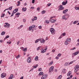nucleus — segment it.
I'll list each match as a JSON object with an SVG mask.
<instances>
[{
	"instance_id": "nucleus-2",
	"label": "nucleus",
	"mask_w": 79,
	"mask_h": 79,
	"mask_svg": "<svg viewBox=\"0 0 79 79\" xmlns=\"http://www.w3.org/2000/svg\"><path fill=\"white\" fill-rule=\"evenodd\" d=\"M5 24L6 25L4 26V27H6L7 28H8L10 27V24H8V23H5Z\"/></svg>"
},
{
	"instance_id": "nucleus-55",
	"label": "nucleus",
	"mask_w": 79,
	"mask_h": 79,
	"mask_svg": "<svg viewBox=\"0 0 79 79\" xmlns=\"http://www.w3.org/2000/svg\"><path fill=\"white\" fill-rule=\"evenodd\" d=\"M34 2H35V0H32V3H34Z\"/></svg>"
},
{
	"instance_id": "nucleus-7",
	"label": "nucleus",
	"mask_w": 79,
	"mask_h": 79,
	"mask_svg": "<svg viewBox=\"0 0 79 79\" xmlns=\"http://www.w3.org/2000/svg\"><path fill=\"white\" fill-rule=\"evenodd\" d=\"M49 21H50V23H54L56 22V20L52 19H50Z\"/></svg>"
},
{
	"instance_id": "nucleus-41",
	"label": "nucleus",
	"mask_w": 79,
	"mask_h": 79,
	"mask_svg": "<svg viewBox=\"0 0 79 79\" xmlns=\"http://www.w3.org/2000/svg\"><path fill=\"white\" fill-rule=\"evenodd\" d=\"M74 69L75 73H76V72H77V69H75V68H74Z\"/></svg>"
},
{
	"instance_id": "nucleus-56",
	"label": "nucleus",
	"mask_w": 79,
	"mask_h": 79,
	"mask_svg": "<svg viewBox=\"0 0 79 79\" xmlns=\"http://www.w3.org/2000/svg\"><path fill=\"white\" fill-rule=\"evenodd\" d=\"M38 27H39V29H40L41 28H42V26H39Z\"/></svg>"
},
{
	"instance_id": "nucleus-26",
	"label": "nucleus",
	"mask_w": 79,
	"mask_h": 79,
	"mask_svg": "<svg viewBox=\"0 0 79 79\" xmlns=\"http://www.w3.org/2000/svg\"><path fill=\"white\" fill-rule=\"evenodd\" d=\"M20 57V55L19 54L16 57V58H17V59H18Z\"/></svg>"
},
{
	"instance_id": "nucleus-49",
	"label": "nucleus",
	"mask_w": 79,
	"mask_h": 79,
	"mask_svg": "<svg viewBox=\"0 0 79 79\" xmlns=\"http://www.w3.org/2000/svg\"><path fill=\"white\" fill-rule=\"evenodd\" d=\"M33 68H34V69H35V68H37V66H33Z\"/></svg>"
},
{
	"instance_id": "nucleus-19",
	"label": "nucleus",
	"mask_w": 79,
	"mask_h": 79,
	"mask_svg": "<svg viewBox=\"0 0 79 79\" xmlns=\"http://www.w3.org/2000/svg\"><path fill=\"white\" fill-rule=\"evenodd\" d=\"M71 39H70V38H68V39L66 40V41L67 42H70V41H71Z\"/></svg>"
},
{
	"instance_id": "nucleus-40",
	"label": "nucleus",
	"mask_w": 79,
	"mask_h": 79,
	"mask_svg": "<svg viewBox=\"0 0 79 79\" xmlns=\"http://www.w3.org/2000/svg\"><path fill=\"white\" fill-rule=\"evenodd\" d=\"M74 61H71L69 63V64H73V62H74Z\"/></svg>"
},
{
	"instance_id": "nucleus-9",
	"label": "nucleus",
	"mask_w": 79,
	"mask_h": 79,
	"mask_svg": "<svg viewBox=\"0 0 79 79\" xmlns=\"http://www.w3.org/2000/svg\"><path fill=\"white\" fill-rule=\"evenodd\" d=\"M44 74V73L42 72H41L39 73V74H38L39 77H40V75L42 76Z\"/></svg>"
},
{
	"instance_id": "nucleus-63",
	"label": "nucleus",
	"mask_w": 79,
	"mask_h": 79,
	"mask_svg": "<svg viewBox=\"0 0 79 79\" xmlns=\"http://www.w3.org/2000/svg\"><path fill=\"white\" fill-rule=\"evenodd\" d=\"M23 77H21L20 78V79H23Z\"/></svg>"
},
{
	"instance_id": "nucleus-28",
	"label": "nucleus",
	"mask_w": 79,
	"mask_h": 79,
	"mask_svg": "<svg viewBox=\"0 0 79 79\" xmlns=\"http://www.w3.org/2000/svg\"><path fill=\"white\" fill-rule=\"evenodd\" d=\"M12 8L13 6H10L9 7L8 9H9L10 10H12Z\"/></svg>"
},
{
	"instance_id": "nucleus-61",
	"label": "nucleus",
	"mask_w": 79,
	"mask_h": 79,
	"mask_svg": "<svg viewBox=\"0 0 79 79\" xmlns=\"http://www.w3.org/2000/svg\"><path fill=\"white\" fill-rule=\"evenodd\" d=\"M67 65H68V64L67 63H65L64 64V66H67Z\"/></svg>"
},
{
	"instance_id": "nucleus-24",
	"label": "nucleus",
	"mask_w": 79,
	"mask_h": 79,
	"mask_svg": "<svg viewBox=\"0 0 79 79\" xmlns=\"http://www.w3.org/2000/svg\"><path fill=\"white\" fill-rule=\"evenodd\" d=\"M78 23V21H75L73 23V24H76V23Z\"/></svg>"
},
{
	"instance_id": "nucleus-32",
	"label": "nucleus",
	"mask_w": 79,
	"mask_h": 79,
	"mask_svg": "<svg viewBox=\"0 0 79 79\" xmlns=\"http://www.w3.org/2000/svg\"><path fill=\"white\" fill-rule=\"evenodd\" d=\"M53 61H51V62H50L49 63V65H52V64H53Z\"/></svg>"
},
{
	"instance_id": "nucleus-20",
	"label": "nucleus",
	"mask_w": 79,
	"mask_h": 79,
	"mask_svg": "<svg viewBox=\"0 0 79 79\" xmlns=\"http://www.w3.org/2000/svg\"><path fill=\"white\" fill-rule=\"evenodd\" d=\"M53 68H54L53 66H52L49 69H50L51 71H53Z\"/></svg>"
},
{
	"instance_id": "nucleus-47",
	"label": "nucleus",
	"mask_w": 79,
	"mask_h": 79,
	"mask_svg": "<svg viewBox=\"0 0 79 79\" xmlns=\"http://www.w3.org/2000/svg\"><path fill=\"white\" fill-rule=\"evenodd\" d=\"M34 70V69H31L29 71V72H31V71H33V70Z\"/></svg>"
},
{
	"instance_id": "nucleus-4",
	"label": "nucleus",
	"mask_w": 79,
	"mask_h": 79,
	"mask_svg": "<svg viewBox=\"0 0 79 79\" xmlns=\"http://www.w3.org/2000/svg\"><path fill=\"white\" fill-rule=\"evenodd\" d=\"M6 76V73H3L1 74V77H2V78H4Z\"/></svg>"
},
{
	"instance_id": "nucleus-36",
	"label": "nucleus",
	"mask_w": 79,
	"mask_h": 79,
	"mask_svg": "<svg viewBox=\"0 0 79 79\" xmlns=\"http://www.w3.org/2000/svg\"><path fill=\"white\" fill-rule=\"evenodd\" d=\"M62 35H63V36H64V35H66V33H63L62 34Z\"/></svg>"
},
{
	"instance_id": "nucleus-13",
	"label": "nucleus",
	"mask_w": 79,
	"mask_h": 79,
	"mask_svg": "<svg viewBox=\"0 0 79 79\" xmlns=\"http://www.w3.org/2000/svg\"><path fill=\"white\" fill-rule=\"evenodd\" d=\"M45 52H46V49H45L43 50L42 51H41V53H45Z\"/></svg>"
},
{
	"instance_id": "nucleus-23",
	"label": "nucleus",
	"mask_w": 79,
	"mask_h": 79,
	"mask_svg": "<svg viewBox=\"0 0 79 79\" xmlns=\"http://www.w3.org/2000/svg\"><path fill=\"white\" fill-rule=\"evenodd\" d=\"M32 28L31 27V26H30L29 27V31H31L32 30Z\"/></svg>"
},
{
	"instance_id": "nucleus-15",
	"label": "nucleus",
	"mask_w": 79,
	"mask_h": 79,
	"mask_svg": "<svg viewBox=\"0 0 79 79\" xmlns=\"http://www.w3.org/2000/svg\"><path fill=\"white\" fill-rule=\"evenodd\" d=\"M66 70V69H64L62 71V73H63L64 74H65L66 73L65 71Z\"/></svg>"
},
{
	"instance_id": "nucleus-17",
	"label": "nucleus",
	"mask_w": 79,
	"mask_h": 79,
	"mask_svg": "<svg viewBox=\"0 0 79 79\" xmlns=\"http://www.w3.org/2000/svg\"><path fill=\"white\" fill-rule=\"evenodd\" d=\"M22 11H26V8H24V7H23L22 8Z\"/></svg>"
},
{
	"instance_id": "nucleus-57",
	"label": "nucleus",
	"mask_w": 79,
	"mask_h": 79,
	"mask_svg": "<svg viewBox=\"0 0 79 79\" xmlns=\"http://www.w3.org/2000/svg\"><path fill=\"white\" fill-rule=\"evenodd\" d=\"M39 10H40V8L39 7H38L37 8V11H39Z\"/></svg>"
},
{
	"instance_id": "nucleus-6",
	"label": "nucleus",
	"mask_w": 79,
	"mask_h": 79,
	"mask_svg": "<svg viewBox=\"0 0 79 79\" xmlns=\"http://www.w3.org/2000/svg\"><path fill=\"white\" fill-rule=\"evenodd\" d=\"M46 78H47V75L45 74V75H44L42 77L41 79H46Z\"/></svg>"
},
{
	"instance_id": "nucleus-21",
	"label": "nucleus",
	"mask_w": 79,
	"mask_h": 79,
	"mask_svg": "<svg viewBox=\"0 0 79 79\" xmlns=\"http://www.w3.org/2000/svg\"><path fill=\"white\" fill-rule=\"evenodd\" d=\"M46 12V11L45 10H43L41 12L42 14H45V13Z\"/></svg>"
},
{
	"instance_id": "nucleus-3",
	"label": "nucleus",
	"mask_w": 79,
	"mask_h": 79,
	"mask_svg": "<svg viewBox=\"0 0 79 79\" xmlns=\"http://www.w3.org/2000/svg\"><path fill=\"white\" fill-rule=\"evenodd\" d=\"M79 51H77V52H75L74 53L72 54V58H74V56H76V55H77L78 53H79Z\"/></svg>"
},
{
	"instance_id": "nucleus-33",
	"label": "nucleus",
	"mask_w": 79,
	"mask_h": 79,
	"mask_svg": "<svg viewBox=\"0 0 79 79\" xmlns=\"http://www.w3.org/2000/svg\"><path fill=\"white\" fill-rule=\"evenodd\" d=\"M61 56V54L60 53L58 54L57 55V56H58L59 57Z\"/></svg>"
},
{
	"instance_id": "nucleus-30",
	"label": "nucleus",
	"mask_w": 79,
	"mask_h": 79,
	"mask_svg": "<svg viewBox=\"0 0 79 79\" xmlns=\"http://www.w3.org/2000/svg\"><path fill=\"white\" fill-rule=\"evenodd\" d=\"M75 10H79V8L78 7H75Z\"/></svg>"
},
{
	"instance_id": "nucleus-62",
	"label": "nucleus",
	"mask_w": 79,
	"mask_h": 79,
	"mask_svg": "<svg viewBox=\"0 0 79 79\" xmlns=\"http://www.w3.org/2000/svg\"><path fill=\"white\" fill-rule=\"evenodd\" d=\"M3 42V40H0V42H1V43H2Z\"/></svg>"
},
{
	"instance_id": "nucleus-54",
	"label": "nucleus",
	"mask_w": 79,
	"mask_h": 79,
	"mask_svg": "<svg viewBox=\"0 0 79 79\" xmlns=\"http://www.w3.org/2000/svg\"><path fill=\"white\" fill-rule=\"evenodd\" d=\"M13 77V74H11L10 75V77L12 78Z\"/></svg>"
},
{
	"instance_id": "nucleus-59",
	"label": "nucleus",
	"mask_w": 79,
	"mask_h": 79,
	"mask_svg": "<svg viewBox=\"0 0 79 79\" xmlns=\"http://www.w3.org/2000/svg\"><path fill=\"white\" fill-rule=\"evenodd\" d=\"M56 59H57V60H58L59 59V57H58V56H56Z\"/></svg>"
},
{
	"instance_id": "nucleus-43",
	"label": "nucleus",
	"mask_w": 79,
	"mask_h": 79,
	"mask_svg": "<svg viewBox=\"0 0 79 79\" xmlns=\"http://www.w3.org/2000/svg\"><path fill=\"white\" fill-rule=\"evenodd\" d=\"M50 5H51V3H48L47 4V6H50Z\"/></svg>"
},
{
	"instance_id": "nucleus-44",
	"label": "nucleus",
	"mask_w": 79,
	"mask_h": 79,
	"mask_svg": "<svg viewBox=\"0 0 79 79\" xmlns=\"http://www.w3.org/2000/svg\"><path fill=\"white\" fill-rule=\"evenodd\" d=\"M13 15H14V13L12 12V13L11 15L10 16V17H11L12 16H13Z\"/></svg>"
},
{
	"instance_id": "nucleus-60",
	"label": "nucleus",
	"mask_w": 79,
	"mask_h": 79,
	"mask_svg": "<svg viewBox=\"0 0 79 79\" xmlns=\"http://www.w3.org/2000/svg\"><path fill=\"white\" fill-rule=\"evenodd\" d=\"M52 71L51 70V69H49V73H50V72H52Z\"/></svg>"
},
{
	"instance_id": "nucleus-48",
	"label": "nucleus",
	"mask_w": 79,
	"mask_h": 79,
	"mask_svg": "<svg viewBox=\"0 0 79 79\" xmlns=\"http://www.w3.org/2000/svg\"><path fill=\"white\" fill-rule=\"evenodd\" d=\"M30 8L31 9H32V10H34V7H31Z\"/></svg>"
},
{
	"instance_id": "nucleus-5",
	"label": "nucleus",
	"mask_w": 79,
	"mask_h": 79,
	"mask_svg": "<svg viewBox=\"0 0 79 79\" xmlns=\"http://www.w3.org/2000/svg\"><path fill=\"white\" fill-rule=\"evenodd\" d=\"M31 56H29L27 60V63H31Z\"/></svg>"
},
{
	"instance_id": "nucleus-38",
	"label": "nucleus",
	"mask_w": 79,
	"mask_h": 79,
	"mask_svg": "<svg viewBox=\"0 0 79 79\" xmlns=\"http://www.w3.org/2000/svg\"><path fill=\"white\" fill-rule=\"evenodd\" d=\"M15 11H16V12L18 11V8H16V9H15Z\"/></svg>"
},
{
	"instance_id": "nucleus-22",
	"label": "nucleus",
	"mask_w": 79,
	"mask_h": 79,
	"mask_svg": "<svg viewBox=\"0 0 79 79\" xmlns=\"http://www.w3.org/2000/svg\"><path fill=\"white\" fill-rule=\"evenodd\" d=\"M5 15V14H4L3 13L2 14V15L1 16V18H3V17H4Z\"/></svg>"
},
{
	"instance_id": "nucleus-42",
	"label": "nucleus",
	"mask_w": 79,
	"mask_h": 79,
	"mask_svg": "<svg viewBox=\"0 0 79 79\" xmlns=\"http://www.w3.org/2000/svg\"><path fill=\"white\" fill-rule=\"evenodd\" d=\"M9 37L10 36L8 35L6 37V39H8V38H9Z\"/></svg>"
},
{
	"instance_id": "nucleus-39",
	"label": "nucleus",
	"mask_w": 79,
	"mask_h": 79,
	"mask_svg": "<svg viewBox=\"0 0 79 79\" xmlns=\"http://www.w3.org/2000/svg\"><path fill=\"white\" fill-rule=\"evenodd\" d=\"M40 47H41L39 46L38 48H37V50H39V49L40 48Z\"/></svg>"
},
{
	"instance_id": "nucleus-25",
	"label": "nucleus",
	"mask_w": 79,
	"mask_h": 79,
	"mask_svg": "<svg viewBox=\"0 0 79 79\" xmlns=\"http://www.w3.org/2000/svg\"><path fill=\"white\" fill-rule=\"evenodd\" d=\"M35 60H36V61H37V60H38V56H36L35 58Z\"/></svg>"
},
{
	"instance_id": "nucleus-46",
	"label": "nucleus",
	"mask_w": 79,
	"mask_h": 79,
	"mask_svg": "<svg viewBox=\"0 0 79 79\" xmlns=\"http://www.w3.org/2000/svg\"><path fill=\"white\" fill-rule=\"evenodd\" d=\"M31 27L32 28H34V27H35V25H32V26H31Z\"/></svg>"
},
{
	"instance_id": "nucleus-64",
	"label": "nucleus",
	"mask_w": 79,
	"mask_h": 79,
	"mask_svg": "<svg viewBox=\"0 0 79 79\" xmlns=\"http://www.w3.org/2000/svg\"><path fill=\"white\" fill-rule=\"evenodd\" d=\"M8 79H12V78H11V77H9Z\"/></svg>"
},
{
	"instance_id": "nucleus-37",
	"label": "nucleus",
	"mask_w": 79,
	"mask_h": 79,
	"mask_svg": "<svg viewBox=\"0 0 79 79\" xmlns=\"http://www.w3.org/2000/svg\"><path fill=\"white\" fill-rule=\"evenodd\" d=\"M13 13H16V11L15 10V9L13 11Z\"/></svg>"
},
{
	"instance_id": "nucleus-12",
	"label": "nucleus",
	"mask_w": 79,
	"mask_h": 79,
	"mask_svg": "<svg viewBox=\"0 0 79 79\" xmlns=\"http://www.w3.org/2000/svg\"><path fill=\"white\" fill-rule=\"evenodd\" d=\"M45 23H46V24H49L50 23V21L48 20H46L45 21Z\"/></svg>"
},
{
	"instance_id": "nucleus-10",
	"label": "nucleus",
	"mask_w": 79,
	"mask_h": 79,
	"mask_svg": "<svg viewBox=\"0 0 79 79\" xmlns=\"http://www.w3.org/2000/svg\"><path fill=\"white\" fill-rule=\"evenodd\" d=\"M75 69H77V70H79V65H76L75 66Z\"/></svg>"
},
{
	"instance_id": "nucleus-34",
	"label": "nucleus",
	"mask_w": 79,
	"mask_h": 79,
	"mask_svg": "<svg viewBox=\"0 0 79 79\" xmlns=\"http://www.w3.org/2000/svg\"><path fill=\"white\" fill-rule=\"evenodd\" d=\"M64 44H65V45H68V42H67L66 41H65L64 42Z\"/></svg>"
},
{
	"instance_id": "nucleus-8",
	"label": "nucleus",
	"mask_w": 79,
	"mask_h": 79,
	"mask_svg": "<svg viewBox=\"0 0 79 79\" xmlns=\"http://www.w3.org/2000/svg\"><path fill=\"white\" fill-rule=\"evenodd\" d=\"M68 3V1L66 0L65 2H63L62 3V5H66V4H67V3Z\"/></svg>"
},
{
	"instance_id": "nucleus-11",
	"label": "nucleus",
	"mask_w": 79,
	"mask_h": 79,
	"mask_svg": "<svg viewBox=\"0 0 79 79\" xmlns=\"http://www.w3.org/2000/svg\"><path fill=\"white\" fill-rule=\"evenodd\" d=\"M68 9L64 10L63 11V14H65L66 12H68Z\"/></svg>"
},
{
	"instance_id": "nucleus-53",
	"label": "nucleus",
	"mask_w": 79,
	"mask_h": 79,
	"mask_svg": "<svg viewBox=\"0 0 79 79\" xmlns=\"http://www.w3.org/2000/svg\"><path fill=\"white\" fill-rule=\"evenodd\" d=\"M67 76H68V77L69 76H70V74H69V73H67Z\"/></svg>"
},
{
	"instance_id": "nucleus-35",
	"label": "nucleus",
	"mask_w": 79,
	"mask_h": 79,
	"mask_svg": "<svg viewBox=\"0 0 79 79\" xmlns=\"http://www.w3.org/2000/svg\"><path fill=\"white\" fill-rule=\"evenodd\" d=\"M37 19V18L36 17H34V19H35V20H36Z\"/></svg>"
},
{
	"instance_id": "nucleus-50",
	"label": "nucleus",
	"mask_w": 79,
	"mask_h": 79,
	"mask_svg": "<svg viewBox=\"0 0 79 79\" xmlns=\"http://www.w3.org/2000/svg\"><path fill=\"white\" fill-rule=\"evenodd\" d=\"M19 41H18V42L17 43V45H19Z\"/></svg>"
},
{
	"instance_id": "nucleus-45",
	"label": "nucleus",
	"mask_w": 79,
	"mask_h": 79,
	"mask_svg": "<svg viewBox=\"0 0 79 79\" xmlns=\"http://www.w3.org/2000/svg\"><path fill=\"white\" fill-rule=\"evenodd\" d=\"M39 71H42V68H39Z\"/></svg>"
},
{
	"instance_id": "nucleus-27",
	"label": "nucleus",
	"mask_w": 79,
	"mask_h": 79,
	"mask_svg": "<svg viewBox=\"0 0 79 79\" xmlns=\"http://www.w3.org/2000/svg\"><path fill=\"white\" fill-rule=\"evenodd\" d=\"M20 15V13L17 12L15 16H18Z\"/></svg>"
},
{
	"instance_id": "nucleus-16",
	"label": "nucleus",
	"mask_w": 79,
	"mask_h": 79,
	"mask_svg": "<svg viewBox=\"0 0 79 79\" xmlns=\"http://www.w3.org/2000/svg\"><path fill=\"white\" fill-rule=\"evenodd\" d=\"M5 32L3 31L1 32V35H5Z\"/></svg>"
},
{
	"instance_id": "nucleus-31",
	"label": "nucleus",
	"mask_w": 79,
	"mask_h": 79,
	"mask_svg": "<svg viewBox=\"0 0 79 79\" xmlns=\"http://www.w3.org/2000/svg\"><path fill=\"white\" fill-rule=\"evenodd\" d=\"M57 78L58 79H61V75H60Z\"/></svg>"
},
{
	"instance_id": "nucleus-51",
	"label": "nucleus",
	"mask_w": 79,
	"mask_h": 79,
	"mask_svg": "<svg viewBox=\"0 0 79 79\" xmlns=\"http://www.w3.org/2000/svg\"><path fill=\"white\" fill-rule=\"evenodd\" d=\"M75 49H76V48L74 47V48H73L71 49V50H75Z\"/></svg>"
},
{
	"instance_id": "nucleus-29",
	"label": "nucleus",
	"mask_w": 79,
	"mask_h": 79,
	"mask_svg": "<svg viewBox=\"0 0 79 79\" xmlns=\"http://www.w3.org/2000/svg\"><path fill=\"white\" fill-rule=\"evenodd\" d=\"M39 39L36 40L35 41V43H37V42H39Z\"/></svg>"
},
{
	"instance_id": "nucleus-14",
	"label": "nucleus",
	"mask_w": 79,
	"mask_h": 79,
	"mask_svg": "<svg viewBox=\"0 0 79 79\" xmlns=\"http://www.w3.org/2000/svg\"><path fill=\"white\" fill-rule=\"evenodd\" d=\"M45 40L44 39H42L41 41H40V43L41 44H43L44 43H45Z\"/></svg>"
},
{
	"instance_id": "nucleus-1",
	"label": "nucleus",
	"mask_w": 79,
	"mask_h": 79,
	"mask_svg": "<svg viewBox=\"0 0 79 79\" xmlns=\"http://www.w3.org/2000/svg\"><path fill=\"white\" fill-rule=\"evenodd\" d=\"M50 31L51 32V34L52 35H54L55 34V31L53 28H51L50 29Z\"/></svg>"
},
{
	"instance_id": "nucleus-58",
	"label": "nucleus",
	"mask_w": 79,
	"mask_h": 79,
	"mask_svg": "<svg viewBox=\"0 0 79 79\" xmlns=\"http://www.w3.org/2000/svg\"><path fill=\"white\" fill-rule=\"evenodd\" d=\"M11 42H7V44H11Z\"/></svg>"
},
{
	"instance_id": "nucleus-52",
	"label": "nucleus",
	"mask_w": 79,
	"mask_h": 79,
	"mask_svg": "<svg viewBox=\"0 0 79 79\" xmlns=\"http://www.w3.org/2000/svg\"><path fill=\"white\" fill-rule=\"evenodd\" d=\"M55 52V50L54 49H53L52 50V52H53V53H54V52Z\"/></svg>"
},
{
	"instance_id": "nucleus-18",
	"label": "nucleus",
	"mask_w": 79,
	"mask_h": 79,
	"mask_svg": "<svg viewBox=\"0 0 79 79\" xmlns=\"http://www.w3.org/2000/svg\"><path fill=\"white\" fill-rule=\"evenodd\" d=\"M22 50H23V51H24V52H26V50H27V48H23Z\"/></svg>"
}]
</instances>
